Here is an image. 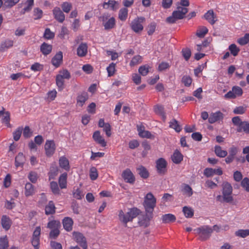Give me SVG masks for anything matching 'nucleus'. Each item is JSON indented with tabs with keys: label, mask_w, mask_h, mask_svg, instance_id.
Listing matches in <instances>:
<instances>
[{
	"label": "nucleus",
	"mask_w": 249,
	"mask_h": 249,
	"mask_svg": "<svg viewBox=\"0 0 249 249\" xmlns=\"http://www.w3.org/2000/svg\"><path fill=\"white\" fill-rule=\"evenodd\" d=\"M169 127L174 129L177 132H179L182 129L181 125L175 119H173L170 122Z\"/></svg>",
	"instance_id": "30"
},
{
	"label": "nucleus",
	"mask_w": 249,
	"mask_h": 249,
	"mask_svg": "<svg viewBox=\"0 0 249 249\" xmlns=\"http://www.w3.org/2000/svg\"><path fill=\"white\" fill-rule=\"evenodd\" d=\"M88 98L89 96L88 93L86 92H83L77 96V103L79 106L82 107Z\"/></svg>",
	"instance_id": "23"
},
{
	"label": "nucleus",
	"mask_w": 249,
	"mask_h": 249,
	"mask_svg": "<svg viewBox=\"0 0 249 249\" xmlns=\"http://www.w3.org/2000/svg\"><path fill=\"white\" fill-rule=\"evenodd\" d=\"M103 24L105 27V29L106 30L112 29L115 25V19L113 17H112L106 22L103 23Z\"/></svg>",
	"instance_id": "32"
},
{
	"label": "nucleus",
	"mask_w": 249,
	"mask_h": 249,
	"mask_svg": "<svg viewBox=\"0 0 249 249\" xmlns=\"http://www.w3.org/2000/svg\"><path fill=\"white\" fill-rule=\"evenodd\" d=\"M26 161L25 157L23 153L19 152L15 157V166L18 167H23Z\"/></svg>",
	"instance_id": "18"
},
{
	"label": "nucleus",
	"mask_w": 249,
	"mask_h": 249,
	"mask_svg": "<svg viewBox=\"0 0 249 249\" xmlns=\"http://www.w3.org/2000/svg\"><path fill=\"white\" fill-rule=\"evenodd\" d=\"M122 177L127 183L133 184L135 182V178L131 171L128 168L123 172Z\"/></svg>",
	"instance_id": "10"
},
{
	"label": "nucleus",
	"mask_w": 249,
	"mask_h": 249,
	"mask_svg": "<svg viewBox=\"0 0 249 249\" xmlns=\"http://www.w3.org/2000/svg\"><path fill=\"white\" fill-rule=\"evenodd\" d=\"M223 200L227 203L231 202L233 198L231 194L232 192V187L231 184L227 181H224L222 184Z\"/></svg>",
	"instance_id": "4"
},
{
	"label": "nucleus",
	"mask_w": 249,
	"mask_h": 249,
	"mask_svg": "<svg viewBox=\"0 0 249 249\" xmlns=\"http://www.w3.org/2000/svg\"><path fill=\"white\" fill-rule=\"evenodd\" d=\"M20 0H4V6L6 8H11L18 3Z\"/></svg>",
	"instance_id": "53"
},
{
	"label": "nucleus",
	"mask_w": 249,
	"mask_h": 249,
	"mask_svg": "<svg viewBox=\"0 0 249 249\" xmlns=\"http://www.w3.org/2000/svg\"><path fill=\"white\" fill-rule=\"evenodd\" d=\"M98 177L97 170L95 167H91L89 170V177L91 180H95Z\"/></svg>",
	"instance_id": "46"
},
{
	"label": "nucleus",
	"mask_w": 249,
	"mask_h": 249,
	"mask_svg": "<svg viewBox=\"0 0 249 249\" xmlns=\"http://www.w3.org/2000/svg\"><path fill=\"white\" fill-rule=\"evenodd\" d=\"M63 61V53L60 51L57 53L52 59V63L56 68L58 67Z\"/></svg>",
	"instance_id": "17"
},
{
	"label": "nucleus",
	"mask_w": 249,
	"mask_h": 249,
	"mask_svg": "<svg viewBox=\"0 0 249 249\" xmlns=\"http://www.w3.org/2000/svg\"><path fill=\"white\" fill-rule=\"evenodd\" d=\"M156 113L161 115L164 120L166 118L165 113L164 111V107L161 105H157L154 108Z\"/></svg>",
	"instance_id": "43"
},
{
	"label": "nucleus",
	"mask_w": 249,
	"mask_h": 249,
	"mask_svg": "<svg viewBox=\"0 0 249 249\" xmlns=\"http://www.w3.org/2000/svg\"><path fill=\"white\" fill-rule=\"evenodd\" d=\"M181 53L185 60L188 61L191 55V50L188 48H183L181 51Z\"/></svg>",
	"instance_id": "48"
},
{
	"label": "nucleus",
	"mask_w": 249,
	"mask_h": 249,
	"mask_svg": "<svg viewBox=\"0 0 249 249\" xmlns=\"http://www.w3.org/2000/svg\"><path fill=\"white\" fill-rule=\"evenodd\" d=\"M2 119H1V122L3 123H4L5 125L7 127H11V124H10V113L9 111H6V113H5V114L1 116Z\"/></svg>",
	"instance_id": "40"
},
{
	"label": "nucleus",
	"mask_w": 249,
	"mask_h": 249,
	"mask_svg": "<svg viewBox=\"0 0 249 249\" xmlns=\"http://www.w3.org/2000/svg\"><path fill=\"white\" fill-rule=\"evenodd\" d=\"M1 224L2 228L7 231L10 229L12 224V221L9 216L3 215L1 218Z\"/></svg>",
	"instance_id": "16"
},
{
	"label": "nucleus",
	"mask_w": 249,
	"mask_h": 249,
	"mask_svg": "<svg viewBox=\"0 0 249 249\" xmlns=\"http://www.w3.org/2000/svg\"><path fill=\"white\" fill-rule=\"evenodd\" d=\"M9 243L6 235L0 237V249H7Z\"/></svg>",
	"instance_id": "38"
},
{
	"label": "nucleus",
	"mask_w": 249,
	"mask_h": 249,
	"mask_svg": "<svg viewBox=\"0 0 249 249\" xmlns=\"http://www.w3.org/2000/svg\"><path fill=\"white\" fill-rule=\"evenodd\" d=\"M183 156L181 153L178 150H176L172 156V160L174 163L179 164L183 160Z\"/></svg>",
	"instance_id": "25"
},
{
	"label": "nucleus",
	"mask_w": 249,
	"mask_h": 249,
	"mask_svg": "<svg viewBox=\"0 0 249 249\" xmlns=\"http://www.w3.org/2000/svg\"><path fill=\"white\" fill-rule=\"evenodd\" d=\"M156 23L154 22H151L147 27V34L149 36L152 35L155 31Z\"/></svg>",
	"instance_id": "62"
},
{
	"label": "nucleus",
	"mask_w": 249,
	"mask_h": 249,
	"mask_svg": "<svg viewBox=\"0 0 249 249\" xmlns=\"http://www.w3.org/2000/svg\"><path fill=\"white\" fill-rule=\"evenodd\" d=\"M107 70L108 73V76L111 77L113 76L115 71V64L111 63L107 67Z\"/></svg>",
	"instance_id": "52"
},
{
	"label": "nucleus",
	"mask_w": 249,
	"mask_h": 249,
	"mask_svg": "<svg viewBox=\"0 0 249 249\" xmlns=\"http://www.w3.org/2000/svg\"><path fill=\"white\" fill-rule=\"evenodd\" d=\"M145 20L144 17H137L132 20L130 24L131 29L136 33H139L142 31L143 27L142 24Z\"/></svg>",
	"instance_id": "5"
},
{
	"label": "nucleus",
	"mask_w": 249,
	"mask_h": 249,
	"mask_svg": "<svg viewBox=\"0 0 249 249\" xmlns=\"http://www.w3.org/2000/svg\"><path fill=\"white\" fill-rule=\"evenodd\" d=\"M43 36L47 39H51L54 38V33L51 32L49 28H46L45 30Z\"/></svg>",
	"instance_id": "55"
},
{
	"label": "nucleus",
	"mask_w": 249,
	"mask_h": 249,
	"mask_svg": "<svg viewBox=\"0 0 249 249\" xmlns=\"http://www.w3.org/2000/svg\"><path fill=\"white\" fill-rule=\"evenodd\" d=\"M235 234L237 236L245 238L249 235V230H239L235 232Z\"/></svg>",
	"instance_id": "49"
},
{
	"label": "nucleus",
	"mask_w": 249,
	"mask_h": 249,
	"mask_svg": "<svg viewBox=\"0 0 249 249\" xmlns=\"http://www.w3.org/2000/svg\"><path fill=\"white\" fill-rule=\"evenodd\" d=\"M181 82L186 87H189L192 82V79L189 76L184 75L182 78Z\"/></svg>",
	"instance_id": "56"
},
{
	"label": "nucleus",
	"mask_w": 249,
	"mask_h": 249,
	"mask_svg": "<svg viewBox=\"0 0 249 249\" xmlns=\"http://www.w3.org/2000/svg\"><path fill=\"white\" fill-rule=\"evenodd\" d=\"M229 50L231 54L234 56H237L240 52V49L238 48L235 44L230 45L229 47Z\"/></svg>",
	"instance_id": "45"
},
{
	"label": "nucleus",
	"mask_w": 249,
	"mask_h": 249,
	"mask_svg": "<svg viewBox=\"0 0 249 249\" xmlns=\"http://www.w3.org/2000/svg\"><path fill=\"white\" fill-rule=\"evenodd\" d=\"M224 118L223 114L220 111L210 114L209 118V122L210 124H213L216 122L222 120Z\"/></svg>",
	"instance_id": "13"
},
{
	"label": "nucleus",
	"mask_w": 249,
	"mask_h": 249,
	"mask_svg": "<svg viewBox=\"0 0 249 249\" xmlns=\"http://www.w3.org/2000/svg\"><path fill=\"white\" fill-rule=\"evenodd\" d=\"M43 69V66L39 63L36 62L31 67V70L34 71H41Z\"/></svg>",
	"instance_id": "64"
},
{
	"label": "nucleus",
	"mask_w": 249,
	"mask_h": 249,
	"mask_svg": "<svg viewBox=\"0 0 249 249\" xmlns=\"http://www.w3.org/2000/svg\"><path fill=\"white\" fill-rule=\"evenodd\" d=\"M58 174V169L57 167H51L50 171L49 173V180L53 179Z\"/></svg>",
	"instance_id": "58"
},
{
	"label": "nucleus",
	"mask_w": 249,
	"mask_h": 249,
	"mask_svg": "<svg viewBox=\"0 0 249 249\" xmlns=\"http://www.w3.org/2000/svg\"><path fill=\"white\" fill-rule=\"evenodd\" d=\"M182 211L187 218L192 217L194 215V210L191 208L187 206H184L183 208Z\"/></svg>",
	"instance_id": "41"
},
{
	"label": "nucleus",
	"mask_w": 249,
	"mask_h": 249,
	"mask_svg": "<svg viewBox=\"0 0 249 249\" xmlns=\"http://www.w3.org/2000/svg\"><path fill=\"white\" fill-rule=\"evenodd\" d=\"M53 14L54 18L59 22L62 23L65 20V15L61 10L60 8L57 7H55L53 11Z\"/></svg>",
	"instance_id": "14"
},
{
	"label": "nucleus",
	"mask_w": 249,
	"mask_h": 249,
	"mask_svg": "<svg viewBox=\"0 0 249 249\" xmlns=\"http://www.w3.org/2000/svg\"><path fill=\"white\" fill-rule=\"evenodd\" d=\"M61 227L60 222L57 220H52L48 222L47 227L50 229H59Z\"/></svg>",
	"instance_id": "42"
},
{
	"label": "nucleus",
	"mask_w": 249,
	"mask_h": 249,
	"mask_svg": "<svg viewBox=\"0 0 249 249\" xmlns=\"http://www.w3.org/2000/svg\"><path fill=\"white\" fill-rule=\"evenodd\" d=\"M128 15V10L126 7L121 8L119 12V18L122 21L126 20Z\"/></svg>",
	"instance_id": "39"
},
{
	"label": "nucleus",
	"mask_w": 249,
	"mask_h": 249,
	"mask_svg": "<svg viewBox=\"0 0 249 249\" xmlns=\"http://www.w3.org/2000/svg\"><path fill=\"white\" fill-rule=\"evenodd\" d=\"M25 4H27V5L20 11L21 15H24L26 12H29L31 10L34 4V0H27Z\"/></svg>",
	"instance_id": "33"
},
{
	"label": "nucleus",
	"mask_w": 249,
	"mask_h": 249,
	"mask_svg": "<svg viewBox=\"0 0 249 249\" xmlns=\"http://www.w3.org/2000/svg\"><path fill=\"white\" fill-rule=\"evenodd\" d=\"M61 7L64 12L69 13L72 8V5L70 3L64 2L62 4Z\"/></svg>",
	"instance_id": "63"
},
{
	"label": "nucleus",
	"mask_w": 249,
	"mask_h": 249,
	"mask_svg": "<svg viewBox=\"0 0 249 249\" xmlns=\"http://www.w3.org/2000/svg\"><path fill=\"white\" fill-rule=\"evenodd\" d=\"M153 214L145 213L140 218L138 223L140 226L146 228L150 225V221L153 218Z\"/></svg>",
	"instance_id": "9"
},
{
	"label": "nucleus",
	"mask_w": 249,
	"mask_h": 249,
	"mask_svg": "<svg viewBox=\"0 0 249 249\" xmlns=\"http://www.w3.org/2000/svg\"><path fill=\"white\" fill-rule=\"evenodd\" d=\"M43 15V11L39 8H35L34 10V19L35 20L40 19Z\"/></svg>",
	"instance_id": "57"
},
{
	"label": "nucleus",
	"mask_w": 249,
	"mask_h": 249,
	"mask_svg": "<svg viewBox=\"0 0 249 249\" xmlns=\"http://www.w3.org/2000/svg\"><path fill=\"white\" fill-rule=\"evenodd\" d=\"M214 152L217 156L224 158L225 157L228 153L226 150H222L221 147L220 146H215Z\"/></svg>",
	"instance_id": "36"
},
{
	"label": "nucleus",
	"mask_w": 249,
	"mask_h": 249,
	"mask_svg": "<svg viewBox=\"0 0 249 249\" xmlns=\"http://www.w3.org/2000/svg\"><path fill=\"white\" fill-rule=\"evenodd\" d=\"M92 138L93 140L98 143L101 145L102 146L105 147L107 145L105 140L102 138L100 135V132L98 130L94 132Z\"/></svg>",
	"instance_id": "19"
},
{
	"label": "nucleus",
	"mask_w": 249,
	"mask_h": 249,
	"mask_svg": "<svg viewBox=\"0 0 249 249\" xmlns=\"http://www.w3.org/2000/svg\"><path fill=\"white\" fill-rule=\"evenodd\" d=\"M156 168L157 172L160 175H164L167 171V162L165 160L162 158L159 159L156 161Z\"/></svg>",
	"instance_id": "8"
},
{
	"label": "nucleus",
	"mask_w": 249,
	"mask_h": 249,
	"mask_svg": "<svg viewBox=\"0 0 249 249\" xmlns=\"http://www.w3.org/2000/svg\"><path fill=\"white\" fill-rule=\"evenodd\" d=\"M59 164L60 166L66 171H69L70 168L69 161L65 157H61L59 160Z\"/></svg>",
	"instance_id": "29"
},
{
	"label": "nucleus",
	"mask_w": 249,
	"mask_h": 249,
	"mask_svg": "<svg viewBox=\"0 0 249 249\" xmlns=\"http://www.w3.org/2000/svg\"><path fill=\"white\" fill-rule=\"evenodd\" d=\"M74 240L77 242L83 249H87L88 245L86 237L84 235L79 232L73 231L72 232Z\"/></svg>",
	"instance_id": "7"
},
{
	"label": "nucleus",
	"mask_w": 249,
	"mask_h": 249,
	"mask_svg": "<svg viewBox=\"0 0 249 249\" xmlns=\"http://www.w3.org/2000/svg\"><path fill=\"white\" fill-rule=\"evenodd\" d=\"M45 214L50 215L54 214L55 212V207L53 201H50L45 207Z\"/></svg>",
	"instance_id": "28"
},
{
	"label": "nucleus",
	"mask_w": 249,
	"mask_h": 249,
	"mask_svg": "<svg viewBox=\"0 0 249 249\" xmlns=\"http://www.w3.org/2000/svg\"><path fill=\"white\" fill-rule=\"evenodd\" d=\"M50 187L52 191L54 194H59V189L58 186V184L55 181H52L50 183Z\"/></svg>",
	"instance_id": "60"
},
{
	"label": "nucleus",
	"mask_w": 249,
	"mask_h": 249,
	"mask_svg": "<svg viewBox=\"0 0 249 249\" xmlns=\"http://www.w3.org/2000/svg\"><path fill=\"white\" fill-rule=\"evenodd\" d=\"M242 131L249 134V123L248 122L244 121L242 122L240 126L237 127V132H241Z\"/></svg>",
	"instance_id": "34"
},
{
	"label": "nucleus",
	"mask_w": 249,
	"mask_h": 249,
	"mask_svg": "<svg viewBox=\"0 0 249 249\" xmlns=\"http://www.w3.org/2000/svg\"><path fill=\"white\" fill-rule=\"evenodd\" d=\"M62 223L65 230L68 231H70L72 230L73 222L71 218L69 217H65L63 220Z\"/></svg>",
	"instance_id": "21"
},
{
	"label": "nucleus",
	"mask_w": 249,
	"mask_h": 249,
	"mask_svg": "<svg viewBox=\"0 0 249 249\" xmlns=\"http://www.w3.org/2000/svg\"><path fill=\"white\" fill-rule=\"evenodd\" d=\"M64 79L62 78L61 76L58 75L56 77V83L59 90H61L64 88Z\"/></svg>",
	"instance_id": "61"
},
{
	"label": "nucleus",
	"mask_w": 249,
	"mask_h": 249,
	"mask_svg": "<svg viewBox=\"0 0 249 249\" xmlns=\"http://www.w3.org/2000/svg\"><path fill=\"white\" fill-rule=\"evenodd\" d=\"M214 174L222 175L223 171L220 167L217 169H213L212 168H206L204 170V175L207 178H210Z\"/></svg>",
	"instance_id": "12"
},
{
	"label": "nucleus",
	"mask_w": 249,
	"mask_h": 249,
	"mask_svg": "<svg viewBox=\"0 0 249 249\" xmlns=\"http://www.w3.org/2000/svg\"><path fill=\"white\" fill-rule=\"evenodd\" d=\"M137 171L140 177L143 179H146L149 176L148 171L142 165H141L138 167L137 168Z\"/></svg>",
	"instance_id": "24"
},
{
	"label": "nucleus",
	"mask_w": 249,
	"mask_h": 249,
	"mask_svg": "<svg viewBox=\"0 0 249 249\" xmlns=\"http://www.w3.org/2000/svg\"><path fill=\"white\" fill-rule=\"evenodd\" d=\"M13 45V41L11 40H6L2 42L0 47L1 51H4L5 50L12 47Z\"/></svg>",
	"instance_id": "35"
},
{
	"label": "nucleus",
	"mask_w": 249,
	"mask_h": 249,
	"mask_svg": "<svg viewBox=\"0 0 249 249\" xmlns=\"http://www.w3.org/2000/svg\"><path fill=\"white\" fill-rule=\"evenodd\" d=\"M208 32V29L205 27L203 26L200 29H199L197 32H196V36L200 38L204 37V36Z\"/></svg>",
	"instance_id": "59"
},
{
	"label": "nucleus",
	"mask_w": 249,
	"mask_h": 249,
	"mask_svg": "<svg viewBox=\"0 0 249 249\" xmlns=\"http://www.w3.org/2000/svg\"><path fill=\"white\" fill-rule=\"evenodd\" d=\"M137 127L140 137L151 139H154V135L152 134L149 131L142 130V127L139 126H137Z\"/></svg>",
	"instance_id": "22"
},
{
	"label": "nucleus",
	"mask_w": 249,
	"mask_h": 249,
	"mask_svg": "<svg viewBox=\"0 0 249 249\" xmlns=\"http://www.w3.org/2000/svg\"><path fill=\"white\" fill-rule=\"evenodd\" d=\"M25 189L26 196H32L34 193V186L31 183L28 182L26 184Z\"/></svg>",
	"instance_id": "37"
},
{
	"label": "nucleus",
	"mask_w": 249,
	"mask_h": 249,
	"mask_svg": "<svg viewBox=\"0 0 249 249\" xmlns=\"http://www.w3.org/2000/svg\"><path fill=\"white\" fill-rule=\"evenodd\" d=\"M23 128L22 127H18L13 133V139L15 141H18L21 135Z\"/></svg>",
	"instance_id": "47"
},
{
	"label": "nucleus",
	"mask_w": 249,
	"mask_h": 249,
	"mask_svg": "<svg viewBox=\"0 0 249 249\" xmlns=\"http://www.w3.org/2000/svg\"><path fill=\"white\" fill-rule=\"evenodd\" d=\"M195 233L199 236L201 241H206L209 239L212 233L211 227L208 225H203L194 230Z\"/></svg>",
	"instance_id": "3"
},
{
	"label": "nucleus",
	"mask_w": 249,
	"mask_h": 249,
	"mask_svg": "<svg viewBox=\"0 0 249 249\" xmlns=\"http://www.w3.org/2000/svg\"><path fill=\"white\" fill-rule=\"evenodd\" d=\"M52 45L43 42L40 46V51L45 55L50 54L52 50Z\"/></svg>",
	"instance_id": "26"
},
{
	"label": "nucleus",
	"mask_w": 249,
	"mask_h": 249,
	"mask_svg": "<svg viewBox=\"0 0 249 249\" xmlns=\"http://www.w3.org/2000/svg\"><path fill=\"white\" fill-rule=\"evenodd\" d=\"M180 6H178L177 10L172 12V15L167 17L166 19V22L169 24H173L176 22L178 19H182L184 18L182 16V13L180 11Z\"/></svg>",
	"instance_id": "6"
},
{
	"label": "nucleus",
	"mask_w": 249,
	"mask_h": 249,
	"mask_svg": "<svg viewBox=\"0 0 249 249\" xmlns=\"http://www.w3.org/2000/svg\"><path fill=\"white\" fill-rule=\"evenodd\" d=\"M67 174L64 173L60 175L59 178V184L61 189H64L67 187Z\"/></svg>",
	"instance_id": "31"
},
{
	"label": "nucleus",
	"mask_w": 249,
	"mask_h": 249,
	"mask_svg": "<svg viewBox=\"0 0 249 249\" xmlns=\"http://www.w3.org/2000/svg\"><path fill=\"white\" fill-rule=\"evenodd\" d=\"M150 67L147 65L141 66L139 69V73L142 76L146 75L148 72Z\"/></svg>",
	"instance_id": "51"
},
{
	"label": "nucleus",
	"mask_w": 249,
	"mask_h": 249,
	"mask_svg": "<svg viewBox=\"0 0 249 249\" xmlns=\"http://www.w3.org/2000/svg\"><path fill=\"white\" fill-rule=\"evenodd\" d=\"M88 53V46L86 43H82L77 49V54L80 57L86 56Z\"/></svg>",
	"instance_id": "20"
},
{
	"label": "nucleus",
	"mask_w": 249,
	"mask_h": 249,
	"mask_svg": "<svg viewBox=\"0 0 249 249\" xmlns=\"http://www.w3.org/2000/svg\"><path fill=\"white\" fill-rule=\"evenodd\" d=\"M156 205V199L151 193H148L143 203L145 213L153 214V211Z\"/></svg>",
	"instance_id": "2"
},
{
	"label": "nucleus",
	"mask_w": 249,
	"mask_h": 249,
	"mask_svg": "<svg viewBox=\"0 0 249 249\" xmlns=\"http://www.w3.org/2000/svg\"><path fill=\"white\" fill-rule=\"evenodd\" d=\"M46 154L47 156L50 157L53 155L55 149V145L54 141L53 140H47L46 142L45 146Z\"/></svg>",
	"instance_id": "11"
},
{
	"label": "nucleus",
	"mask_w": 249,
	"mask_h": 249,
	"mask_svg": "<svg viewBox=\"0 0 249 249\" xmlns=\"http://www.w3.org/2000/svg\"><path fill=\"white\" fill-rule=\"evenodd\" d=\"M241 186L247 191L249 192V178H244L241 182Z\"/></svg>",
	"instance_id": "54"
},
{
	"label": "nucleus",
	"mask_w": 249,
	"mask_h": 249,
	"mask_svg": "<svg viewBox=\"0 0 249 249\" xmlns=\"http://www.w3.org/2000/svg\"><path fill=\"white\" fill-rule=\"evenodd\" d=\"M182 192L183 194L186 195L188 196H191L193 195V190L188 184H184L182 188Z\"/></svg>",
	"instance_id": "44"
},
{
	"label": "nucleus",
	"mask_w": 249,
	"mask_h": 249,
	"mask_svg": "<svg viewBox=\"0 0 249 249\" xmlns=\"http://www.w3.org/2000/svg\"><path fill=\"white\" fill-rule=\"evenodd\" d=\"M161 220L163 223L166 224L175 222L176 220V217L173 214L167 213L162 216Z\"/></svg>",
	"instance_id": "27"
},
{
	"label": "nucleus",
	"mask_w": 249,
	"mask_h": 249,
	"mask_svg": "<svg viewBox=\"0 0 249 249\" xmlns=\"http://www.w3.org/2000/svg\"><path fill=\"white\" fill-rule=\"evenodd\" d=\"M142 61V57L139 55L134 56L130 62L131 66H134L138 64L141 63Z\"/></svg>",
	"instance_id": "50"
},
{
	"label": "nucleus",
	"mask_w": 249,
	"mask_h": 249,
	"mask_svg": "<svg viewBox=\"0 0 249 249\" xmlns=\"http://www.w3.org/2000/svg\"><path fill=\"white\" fill-rule=\"evenodd\" d=\"M141 213V210L136 207L130 209L125 214L122 210H120L119 213V220L124 224L125 227H127V222L132 221L133 219L136 217Z\"/></svg>",
	"instance_id": "1"
},
{
	"label": "nucleus",
	"mask_w": 249,
	"mask_h": 249,
	"mask_svg": "<svg viewBox=\"0 0 249 249\" xmlns=\"http://www.w3.org/2000/svg\"><path fill=\"white\" fill-rule=\"evenodd\" d=\"M204 18L211 24L213 25L217 21V18L214 14L213 10H210L207 11L204 15Z\"/></svg>",
	"instance_id": "15"
}]
</instances>
